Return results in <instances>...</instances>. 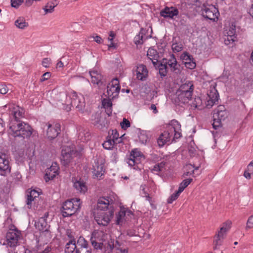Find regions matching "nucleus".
I'll list each match as a JSON object with an SVG mask.
<instances>
[{"label": "nucleus", "instance_id": "43", "mask_svg": "<svg viewBox=\"0 0 253 253\" xmlns=\"http://www.w3.org/2000/svg\"><path fill=\"white\" fill-rule=\"evenodd\" d=\"M26 197H27L26 201V205L28 206V208L29 209H31L32 202H35V201H36V199H35V197H34L31 195V193H29L28 192V191L27 192Z\"/></svg>", "mask_w": 253, "mask_h": 253}, {"label": "nucleus", "instance_id": "53", "mask_svg": "<svg viewBox=\"0 0 253 253\" xmlns=\"http://www.w3.org/2000/svg\"><path fill=\"white\" fill-rule=\"evenodd\" d=\"M181 58L185 61H189L191 60H194L192 55L189 54L188 52H186L183 53L181 55Z\"/></svg>", "mask_w": 253, "mask_h": 253}, {"label": "nucleus", "instance_id": "11", "mask_svg": "<svg viewBox=\"0 0 253 253\" xmlns=\"http://www.w3.org/2000/svg\"><path fill=\"white\" fill-rule=\"evenodd\" d=\"M11 172L9 162L5 154L0 156V174L5 176Z\"/></svg>", "mask_w": 253, "mask_h": 253}, {"label": "nucleus", "instance_id": "8", "mask_svg": "<svg viewBox=\"0 0 253 253\" xmlns=\"http://www.w3.org/2000/svg\"><path fill=\"white\" fill-rule=\"evenodd\" d=\"M169 125L171 126L168 129L170 134V138H171L174 132L172 141H176L177 139L182 137L181 132V125L175 120H172Z\"/></svg>", "mask_w": 253, "mask_h": 253}, {"label": "nucleus", "instance_id": "13", "mask_svg": "<svg viewBox=\"0 0 253 253\" xmlns=\"http://www.w3.org/2000/svg\"><path fill=\"white\" fill-rule=\"evenodd\" d=\"M179 14V11L175 7H165L160 11V15L166 18H173L174 16H176Z\"/></svg>", "mask_w": 253, "mask_h": 253}, {"label": "nucleus", "instance_id": "15", "mask_svg": "<svg viewBox=\"0 0 253 253\" xmlns=\"http://www.w3.org/2000/svg\"><path fill=\"white\" fill-rule=\"evenodd\" d=\"M142 155L141 152L139 151L137 149L132 150L130 154L129 158L127 162L128 165L130 166H133L135 164H139L140 162Z\"/></svg>", "mask_w": 253, "mask_h": 253}, {"label": "nucleus", "instance_id": "39", "mask_svg": "<svg viewBox=\"0 0 253 253\" xmlns=\"http://www.w3.org/2000/svg\"><path fill=\"white\" fill-rule=\"evenodd\" d=\"M191 107L201 110L203 108V101L200 97H196L194 98L191 104Z\"/></svg>", "mask_w": 253, "mask_h": 253}, {"label": "nucleus", "instance_id": "37", "mask_svg": "<svg viewBox=\"0 0 253 253\" xmlns=\"http://www.w3.org/2000/svg\"><path fill=\"white\" fill-rule=\"evenodd\" d=\"M76 248V241L70 240L65 246V253H73Z\"/></svg>", "mask_w": 253, "mask_h": 253}, {"label": "nucleus", "instance_id": "45", "mask_svg": "<svg viewBox=\"0 0 253 253\" xmlns=\"http://www.w3.org/2000/svg\"><path fill=\"white\" fill-rule=\"evenodd\" d=\"M139 141L142 144H146L147 142L148 137L144 131L141 132L138 135Z\"/></svg>", "mask_w": 253, "mask_h": 253}, {"label": "nucleus", "instance_id": "40", "mask_svg": "<svg viewBox=\"0 0 253 253\" xmlns=\"http://www.w3.org/2000/svg\"><path fill=\"white\" fill-rule=\"evenodd\" d=\"M126 211L125 209H121L120 211L116 214V224L117 225H121L123 222V218L125 216Z\"/></svg>", "mask_w": 253, "mask_h": 253}, {"label": "nucleus", "instance_id": "41", "mask_svg": "<svg viewBox=\"0 0 253 253\" xmlns=\"http://www.w3.org/2000/svg\"><path fill=\"white\" fill-rule=\"evenodd\" d=\"M232 222L230 220H227L223 223V226L220 229L219 232L226 235V232L230 229Z\"/></svg>", "mask_w": 253, "mask_h": 253}, {"label": "nucleus", "instance_id": "29", "mask_svg": "<svg viewBox=\"0 0 253 253\" xmlns=\"http://www.w3.org/2000/svg\"><path fill=\"white\" fill-rule=\"evenodd\" d=\"M97 234V233L95 232H93L92 233L90 237V242L94 250H101L104 243L98 242V240L96 239Z\"/></svg>", "mask_w": 253, "mask_h": 253}, {"label": "nucleus", "instance_id": "3", "mask_svg": "<svg viewBox=\"0 0 253 253\" xmlns=\"http://www.w3.org/2000/svg\"><path fill=\"white\" fill-rule=\"evenodd\" d=\"M74 145L64 146L61 151V161L65 167H68L74 157L80 155Z\"/></svg>", "mask_w": 253, "mask_h": 253}, {"label": "nucleus", "instance_id": "5", "mask_svg": "<svg viewBox=\"0 0 253 253\" xmlns=\"http://www.w3.org/2000/svg\"><path fill=\"white\" fill-rule=\"evenodd\" d=\"M121 88L120 86L119 81L118 78H116L111 81L107 86L106 96L109 98H114L118 97Z\"/></svg>", "mask_w": 253, "mask_h": 253}, {"label": "nucleus", "instance_id": "22", "mask_svg": "<svg viewBox=\"0 0 253 253\" xmlns=\"http://www.w3.org/2000/svg\"><path fill=\"white\" fill-rule=\"evenodd\" d=\"M170 140V134L168 129L162 132L157 139V143L160 147H163L167 142Z\"/></svg>", "mask_w": 253, "mask_h": 253}, {"label": "nucleus", "instance_id": "26", "mask_svg": "<svg viewBox=\"0 0 253 253\" xmlns=\"http://www.w3.org/2000/svg\"><path fill=\"white\" fill-rule=\"evenodd\" d=\"M194 90L193 84L190 82L188 84H184L180 85L177 90H180V92L186 93L187 96H192Z\"/></svg>", "mask_w": 253, "mask_h": 253}, {"label": "nucleus", "instance_id": "24", "mask_svg": "<svg viewBox=\"0 0 253 253\" xmlns=\"http://www.w3.org/2000/svg\"><path fill=\"white\" fill-rule=\"evenodd\" d=\"M148 70L145 65H139L137 69V78L140 81H144L148 76Z\"/></svg>", "mask_w": 253, "mask_h": 253}, {"label": "nucleus", "instance_id": "59", "mask_svg": "<svg viewBox=\"0 0 253 253\" xmlns=\"http://www.w3.org/2000/svg\"><path fill=\"white\" fill-rule=\"evenodd\" d=\"M51 76V74L50 72H46L44 73L42 76L40 81L41 82H44L47 80H48Z\"/></svg>", "mask_w": 253, "mask_h": 253}, {"label": "nucleus", "instance_id": "16", "mask_svg": "<svg viewBox=\"0 0 253 253\" xmlns=\"http://www.w3.org/2000/svg\"><path fill=\"white\" fill-rule=\"evenodd\" d=\"M228 112L223 105H219L214 110L213 117L224 121L228 117Z\"/></svg>", "mask_w": 253, "mask_h": 253}, {"label": "nucleus", "instance_id": "57", "mask_svg": "<svg viewBox=\"0 0 253 253\" xmlns=\"http://www.w3.org/2000/svg\"><path fill=\"white\" fill-rule=\"evenodd\" d=\"M193 181L192 178H187L183 180L180 184L182 185L184 188L187 187L190 183Z\"/></svg>", "mask_w": 253, "mask_h": 253}, {"label": "nucleus", "instance_id": "35", "mask_svg": "<svg viewBox=\"0 0 253 253\" xmlns=\"http://www.w3.org/2000/svg\"><path fill=\"white\" fill-rule=\"evenodd\" d=\"M105 169L103 164L97 165L94 167L93 172L96 177H101L104 175Z\"/></svg>", "mask_w": 253, "mask_h": 253}, {"label": "nucleus", "instance_id": "28", "mask_svg": "<svg viewBox=\"0 0 253 253\" xmlns=\"http://www.w3.org/2000/svg\"><path fill=\"white\" fill-rule=\"evenodd\" d=\"M57 0H52L48 1L43 7L45 14L51 13L53 12L54 8L58 4Z\"/></svg>", "mask_w": 253, "mask_h": 253}, {"label": "nucleus", "instance_id": "12", "mask_svg": "<svg viewBox=\"0 0 253 253\" xmlns=\"http://www.w3.org/2000/svg\"><path fill=\"white\" fill-rule=\"evenodd\" d=\"M92 124L96 126L99 129H103L108 126L107 120L103 117H102L99 114H95L92 116Z\"/></svg>", "mask_w": 253, "mask_h": 253}, {"label": "nucleus", "instance_id": "30", "mask_svg": "<svg viewBox=\"0 0 253 253\" xmlns=\"http://www.w3.org/2000/svg\"><path fill=\"white\" fill-rule=\"evenodd\" d=\"M74 187L81 193L84 194L87 190V187L85 183L81 179L74 182Z\"/></svg>", "mask_w": 253, "mask_h": 253}, {"label": "nucleus", "instance_id": "62", "mask_svg": "<svg viewBox=\"0 0 253 253\" xmlns=\"http://www.w3.org/2000/svg\"><path fill=\"white\" fill-rule=\"evenodd\" d=\"M171 58H172V61H173V62L169 63V66L170 68V70L173 69V68L174 67V66H177L176 59L175 58L174 55L173 54L171 55Z\"/></svg>", "mask_w": 253, "mask_h": 253}, {"label": "nucleus", "instance_id": "25", "mask_svg": "<svg viewBox=\"0 0 253 253\" xmlns=\"http://www.w3.org/2000/svg\"><path fill=\"white\" fill-rule=\"evenodd\" d=\"M221 121L222 120H220L218 118L216 119L214 117H213V123L212 126L215 131H212L211 132L214 138H218L220 137L221 135V133L217 130L222 127Z\"/></svg>", "mask_w": 253, "mask_h": 253}, {"label": "nucleus", "instance_id": "10", "mask_svg": "<svg viewBox=\"0 0 253 253\" xmlns=\"http://www.w3.org/2000/svg\"><path fill=\"white\" fill-rule=\"evenodd\" d=\"M20 234L17 228L14 230L10 229L6 234V239L7 245L10 247H14L17 245L18 238Z\"/></svg>", "mask_w": 253, "mask_h": 253}, {"label": "nucleus", "instance_id": "4", "mask_svg": "<svg viewBox=\"0 0 253 253\" xmlns=\"http://www.w3.org/2000/svg\"><path fill=\"white\" fill-rule=\"evenodd\" d=\"M46 126H47L46 137L50 141L57 138L61 132V125L59 123H55L53 125L47 123Z\"/></svg>", "mask_w": 253, "mask_h": 253}, {"label": "nucleus", "instance_id": "48", "mask_svg": "<svg viewBox=\"0 0 253 253\" xmlns=\"http://www.w3.org/2000/svg\"><path fill=\"white\" fill-rule=\"evenodd\" d=\"M184 64L186 68L191 70L194 69L196 66V63L194 61V60H191L189 61H185Z\"/></svg>", "mask_w": 253, "mask_h": 253}, {"label": "nucleus", "instance_id": "50", "mask_svg": "<svg viewBox=\"0 0 253 253\" xmlns=\"http://www.w3.org/2000/svg\"><path fill=\"white\" fill-rule=\"evenodd\" d=\"M24 0H10L12 7L17 8L23 2Z\"/></svg>", "mask_w": 253, "mask_h": 253}, {"label": "nucleus", "instance_id": "17", "mask_svg": "<svg viewBox=\"0 0 253 253\" xmlns=\"http://www.w3.org/2000/svg\"><path fill=\"white\" fill-rule=\"evenodd\" d=\"M24 114L23 109L18 106L14 107L11 113V119L10 122H22L20 119L24 117Z\"/></svg>", "mask_w": 253, "mask_h": 253}, {"label": "nucleus", "instance_id": "31", "mask_svg": "<svg viewBox=\"0 0 253 253\" xmlns=\"http://www.w3.org/2000/svg\"><path fill=\"white\" fill-rule=\"evenodd\" d=\"M89 75L91 77V82L93 84L100 85L102 84L101 82V75L98 74L97 71H89Z\"/></svg>", "mask_w": 253, "mask_h": 253}, {"label": "nucleus", "instance_id": "1", "mask_svg": "<svg viewBox=\"0 0 253 253\" xmlns=\"http://www.w3.org/2000/svg\"><path fill=\"white\" fill-rule=\"evenodd\" d=\"M9 133L15 138H21L20 145H25V139H29L31 136L33 129L27 123L23 122H10L9 124Z\"/></svg>", "mask_w": 253, "mask_h": 253}, {"label": "nucleus", "instance_id": "9", "mask_svg": "<svg viewBox=\"0 0 253 253\" xmlns=\"http://www.w3.org/2000/svg\"><path fill=\"white\" fill-rule=\"evenodd\" d=\"M113 215L114 209L111 206L109 211L102 213L99 216L95 217V220L98 225L106 226L109 224Z\"/></svg>", "mask_w": 253, "mask_h": 253}, {"label": "nucleus", "instance_id": "19", "mask_svg": "<svg viewBox=\"0 0 253 253\" xmlns=\"http://www.w3.org/2000/svg\"><path fill=\"white\" fill-rule=\"evenodd\" d=\"M58 168L56 166H51L45 170L44 178L46 182L52 180L57 174Z\"/></svg>", "mask_w": 253, "mask_h": 253}, {"label": "nucleus", "instance_id": "32", "mask_svg": "<svg viewBox=\"0 0 253 253\" xmlns=\"http://www.w3.org/2000/svg\"><path fill=\"white\" fill-rule=\"evenodd\" d=\"M15 26L19 29H24L28 27V23L26 22L23 17H19L14 22Z\"/></svg>", "mask_w": 253, "mask_h": 253}, {"label": "nucleus", "instance_id": "44", "mask_svg": "<svg viewBox=\"0 0 253 253\" xmlns=\"http://www.w3.org/2000/svg\"><path fill=\"white\" fill-rule=\"evenodd\" d=\"M225 37L224 38V43L226 45H229L231 43H233L235 41H236L237 39V37L232 36L231 35H225Z\"/></svg>", "mask_w": 253, "mask_h": 253}, {"label": "nucleus", "instance_id": "38", "mask_svg": "<svg viewBox=\"0 0 253 253\" xmlns=\"http://www.w3.org/2000/svg\"><path fill=\"white\" fill-rule=\"evenodd\" d=\"M194 172L195 169H193L192 164H187L184 167V172L183 173V176L185 177L192 175L193 177H194Z\"/></svg>", "mask_w": 253, "mask_h": 253}, {"label": "nucleus", "instance_id": "56", "mask_svg": "<svg viewBox=\"0 0 253 253\" xmlns=\"http://www.w3.org/2000/svg\"><path fill=\"white\" fill-rule=\"evenodd\" d=\"M75 233L72 231L71 229H67L66 230V235L70 239V240L76 241L74 237Z\"/></svg>", "mask_w": 253, "mask_h": 253}, {"label": "nucleus", "instance_id": "2", "mask_svg": "<svg viewBox=\"0 0 253 253\" xmlns=\"http://www.w3.org/2000/svg\"><path fill=\"white\" fill-rule=\"evenodd\" d=\"M82 202L80 199L73 198L65 201L61 211L63 217H70L78 212L81 209Z\"/></svg>", "mask_w": 253, "mask_h": 253}, {"label": "nucleus", "instance_id": "55", "mask_svg": "<svg viewBox=\"0 0 253 253\" xmlns=\"http://www.w3.org/2000/svg\"><path fill=\"white\" fill-rule=\"evenodd\" d=\"M111 136L112 140H113L114 142H116L119 139V134L116 129L112 130Z\"/></svg>", "mask_w": 253, "mask_h": 253}, {"label": "nucleus", "instance_id": "23", "mask_svg": "<svg viewBox=\"0 0 253 253\" xmlns=\"http://www.w3.org/2000/svg\"><path fill=\"white\" fill-rule=\"evenodd\" d=\"M226 234L218 231L214 237L213 242V250H215L219 248V247L222 245L224 239L225 238Z\"/></svg>", "mask_w": 253, "mask_h": 253}, {"label": "nucleus", "instance_id": "54", "mask_svg": "<svg viewBox=\"0 0 253 253\" xmlns=\"http://www.w3.org/2000/svg\"><path fill=\"white\" fill-rule=\"evenodd\" d=\"M252 228H253V215L250 216L249 217L247 221V226L246 229V230H248Z\"/></svg>", "mask_w": 253, "mask_h": 253}, {"label": "nucleus", "instance_id": "49", "mask_svg": "<svg viewBox=\"0 0 253 253\" xmlns=\"http://www.w3.org/2000/svg\"><path fill=\"white\" fill-rule=\"evenodd\" d=\"M121 127L122 129L125 130L130 126V123L129 121L124 118L123 121L120 123Z\"/></svg>", "mask_w": 253, "mask_h": 253}, {"label": "nucleus", "instance_id": "60", "mask_svg": "<svg viewBox=\"0 0 253 253\" xmlns=\"http://www.w3.org/2000/svg\"><path fill=\"white\" fill-rule=\"evenodd\" d=\"M8 90V88L6 85H0V93L2 94H5L7 92Z\"/></svg>", "mask_w": 253, "mask_h": 253}, {"label": "nucleus", "instance_id": "6", "mask_svg": "<svg viewBox=\"0 0 253 253\" xmlns=\"http://www.w3.org/2000/svg\"><path fill=\"white\" fill-rule=\"evenodd\" d=\"M201 11L202 16L206 19L213 22L217 21L218 19L219 14L218 10L214 6L207 7L205 4H203Z\"/></svg>", "mask_w": 253, "mask_h": 253}, {"label": "nucleus", "instance_id": "14", "mask_svg": "<svg viewBox=\"0 0 253 253\" xmlns=\"http://www.w3.org/2000/svg\"><path fill=\"white\" fill-rule=\"evenodd\" d=\"M208 99L207 100V106L209 108L211 107L216 102L218 101L219 94L216 88L213 87L208 93Z\"/></svg>", "mask_w": 253, "mask_h": 253}, {"label": "nucleus", "instance_id": "42", "mask_svg": "<svg viewBox=\"0 0 253 253\" xmlns=\"http://www.w3.org/2000/svg\"><path fill=\"white\" fill-rule=\"evenodd\" d=\"M183 45L181 43H178L176 41L173 40L172 49L174 52H180L183 49Z\"/></svg>", "mask_w": 253, "mask_h": 253}, {"label": "nucleus", "instance_id": "47", "mask_svg": "<svg viewBox=\"0 0 253 253\" xmlns=\"http://www.w3.org/2000/svg\"><path fill=\"white\" fill-rule=\"evenodd\" d=\"M227 35L237 37L236 34V26L235 24H232L230 26L229 30L226 33Z\"/></svg>", "mask_w": 253, "mask_h": 253}, {"label": "nucleus", "instance_id": "64", "mask_svg": "<svg viewBox=\"0 0 253 253\" xmlns=\"http://www.w3.org/2000/svg\"><path fill=\"white\" fill-rule=\"evenodd\" d=\"M50 59L48 58H44L42 61V65L43 67L47 68L49 67Z\"/></svg>", "mask_w": 253, "mask_h": 253}, {"label": "nucleus", "instance_id": "20", "mask_svg": "<svg viewBox=\"0 0 253 253\" xmlns=\"http://www.w3.org/2000/svg\"><path fill=\"white\" fill-rule=\"evenodd\" d=\"M36 228L42 232H48L50 226L44 218H40L35 223Z\"/></svg>", "mask_w": 253, "mask_h": 253}, {"label": "nucleus", "instance_id": "63", "mask_svg": "<svg viewBox=\"0 0 253 253\" xmlns=\"http://www.w3.org/2000/svg\"><path fill=\"white\" fill-rule=\"evenodd\" d=\"M171 71L176 74H180L181 72L180 70V66L179 64L177 63V66H174V67L173 69H171Z\"/></svg>", "mask_w": 253, "mask_h": 253}, {"label": "nucleus", "instance_id": "52", "mask_svg": "<svg viewBox=\"0 0 253 253\" xmlns=\"http://www.w3.org/2000/svg\"><path fill=\"white\" fill-rule=\"evenodd\" d=\"M143 36H140V34L137 35L134 39V43L136 45L142 44L143 43Z\"/></svg>", "mask_w": 253, "mask_h": 253}, {"label": "nucleus", "instance_id": "27", "mask_svg": "<svg viewBox=\"0 0 253 253\" xmlns=\"http://www.w3.org/2000/svg\"><path fill=\"white\" fill-rule=\"evenodd\" d=\"M159 73L161 78L163 79L165 77L168 73V66L167 65V59L163 58L162 62L158 66Z\"/></svg>", "mask_w": 253, "mask_h": 253}, {"label": "nucleus", "instance_id": "21", "mask_svg": "<svg viewBox=\"0 0 253 253\" xmlns=\"http://www.w3.org/2000/svg\"><path fill=\"white\" fill-rule=\"evenodd\" d=\"M71 104L72 106L76 107L79 110H82L85 107L84 101L79 98L76 92H74L73 94Z\"/></svg>", "mask_w": 253, "mask_h": 253}, {"label": "nucleus", "instance_id": "61", "mask_svg": "<svg viewBox=\"0 0 253 253\" xmlns=\"http://www.w3.org/2000/svg\"><path fill=\"white\" fill-rule=\"evenodd\" d=\"M152 172L158 174L160 172L162 171L161 169H160V166L158 165V164H156L154 166L153 169H151Z\"/></svg>", "mask_w": 253, "mask_h": 253}, {"label": "nucleus", "instance_id": "34", "mask_svg": "<svg viewBox=\"0 0 253 253\" xmlns=\"http://www.w3.org/2000/svg\"><path fill=\"white\" fill-rule=\"evenodd\" d=\"M102 105L103 108L106 109L108 116H111L112 113V102L110 99H103L102 101Z\"/></svg>", "mask_w": 253, "mask_h": 253}, {"label": "nucleus", "instance_id": "33", "mask_svg": "<svg viewBox=\"0 0 253 253\" xmlns=\"http://www.w3.org/2000/svg\"><path fill=\"white\" fill-rule=\"evenodd\" d=\"M114 248V242L108 241L104 243L101 251L103 253H112Z\"/></svg>", "mask_w": 253, "mask_h": 253}, {"label": "nucleus", "instance_id": "36", "mask_svg": "<svg viewBox=\"0 0 253 253\" xmlns=\"http://www.w3.org/2000/svg\"><path fill=\"white\" fill-rule=\"evenodd\" d=\"M115 146V142L111 139V136H107L106 140L102 144L103 147L106 150H112Z\"/></svg>", "mask_w": 253, "mask_h": 253}, {"label": "nucleus", "instance_id": "18", "mask_svg": "<svg viewBox=\"0 0 253 253\" xmlns=\"http://www.w3.org/2000/svg\"><path fill=\"white\" fill-rule=\"evenodd\" d=\"M109 197H107L106 198L102 197H100L97 201L96 209L98 210L105 211L108 209L109 211L110 210V201L109 200Z\"/></svg>", "mask_w": 253, "mask_h": 253}, {"label": "nucleus", "instance_id": "51", "mask_svg": "<svg viewBox=\"0 0 253 253\" xmlns=\"http://www.w3.org/2000/svg\"><path fill=\"white\" fill-rule=\"evenodd\" d=\"M157 52L156 50L153 48H149L148 51H147V55L149 57H151V58H153L154 60L155 59V57L157 55Z\"/></svg>", "mask_w": 253, "mask_h": 253}, {"label": "nucleus", "instance_id": "7", "mask_svg": "<svg viewBox=\"0 0 253 253\" xmlns=\"http://www.w3.org/2000/svg\"><path fill=\"white\" fill-rule=\"evenodd\" d=\"M191 98V96H187L186 93L180 92V90H177L173 94L171 100L175 105L183 107L189 102Z\"/></svg>", "mask_w": 253, "mask_h": 253}, {"label": "nucleus", "instance_id": "46", "mask_svg": "<svg viewBox=\"0 0 253 253\" xmlns=\"http://www.w3.org/2000/svg\"><path fill=\"white\" fill-rule=\"evenodd\" d=\"M179 195V193L175 191L174 193L171 194L170 196L168 199V203L169 204H171L174 201L176 200L178 198Z\"/></svg>", "mask_w": 253, "mask_h": 253}, {"label": "nucleus", "instance_id": "58", "mask_svg": "<svg viewBox=\"0 0 253 253\" xmlns=\"http://www.w3.org/2000/svg\"><path fill=\"white\" fill-rule=\"evenodd\" d=\"M83 242V243L82 244L81 246L84 248H87L88 246L87 242L85 240L84 238L83 237H80L77 241V243H79L80 242Z\"/></svg>", "mask_w": 253, "mask_h": 253}]
</instances>
